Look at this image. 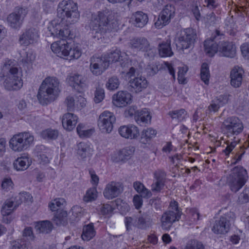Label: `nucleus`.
<instances>
[{
    "instance_id": "nucleus-17",
    "label": "nucleus",
    "mask_w": 249,
    "mask_h": 249,
    "mask_svg": "<svg viewBox=\"0 0 249 249\" xmlns=\"http://www.w3.org/2000/svg\"><path fill=\"white\" fill-rule=\"evenodd\" d=\"M26 15V11L22 8L17 9L7 18L8 25L12 28L19 30Z\"/></svg>"
},
{
    "instance_id": "nucleus-12",
    "label": "nucleus",
    "mask_w": 249,
    "mask_h": 249,
    "mask_svg": "<svg viewBox=\"0 0 249 249\" xmlns=\"http://www.w3.org/2000/svg\"><path fill=\"white\" fill-rule=\"evenodd\" d=\"M116 117L113 113L104 111L100 114L97 120V125L102 133L109 134L113 130Z\"/></svg>"
},
{
    "instance_id": "nucleus-62",
    "label": "nucleus",
    "mask_w": 249,
    "mask_h": 249,
    "mask_svg": "<svg viewBox=\"0 0 249 249\" xmlns=\"http://www.w3.org/2000/svg\"><path fill=\"white\" fill-rule=\"evenodd\" d=\"M230 96L229 94L227 93L220 95L217 97L216 102H218L221 106H222L228 103Z\"/></svg>"
},
{
    "instance_id": "nucleus-53",
    "label": "nucleus",
    "mask_w": 249,
    "mask_h": 249,
    "mask_svg": "<svg viewBox=\"0 0 249 249\" xmlns=\"http://www.w3.org/2000/svg\"><path fill=\"white\" fill-rule=\"evenodd\" d=\"M105 97L104 89L101 88H97L94 93V101L96 103H100Z\"/></svg>"
},
{
    "instance_id": "nucleus-43",
    "label": "nucleus",
    "mask_w": 249,
    "mask_h": 249,
    "mask_svg": "<svg viewBox=\"0 0 249 249\" xmlns=\"http://www.w3.org/2000/svg\"><path fill=\"white\" fill-rule=\"evenodd\" d=\"M97 197V191L96 187L89 189L83 197L85 202H89L95 200Z\"/></svg>"
},
{
    "instance_id": "nucleus-55",
    "label": "nucleus",
    "mask_w": 249,
    "mask_h": 249,
    "mask_svg": "<svg viewBox=\"0 0 249 249\" xmlns=\"http://www.w3.org/2000/svg\"><path fill=\"white\" fill-rule=\"evenodd\" d=\"M166 176L165 172L160 170L156 171L154 173L155 180H157L164 183L166 179Z\"/></svg>"
},
{
    "instance_id": "nucleus-1",
    "label": "nucleus",
    "mask_w": 249,
    "mask_h": 249,
    "mask_svg": "<svg viewBox=\"0 0 249 249\" xmlns=\"http://www.w3.org/2000/svg\"><path fill=\"white\" fill-rule=\"evenodd\" d=\"M59 18L52 20L48 27L52 35L64 39L70 35L69 25L76 22L80 17L77 4L71 0H63L58 5Z\"/></svg>"
},
{
    "instance_id": "nucleus-3",
    "label": "nucleus",
    "mask_w": 249,
    "mask_h": 249,
    "mask_svg": "<svg viewBox=\"0 0 249 249\" xmlns=\"http://www.w3.org/2000/svg\"><path fill=\"white\" fill-rule=\"evenodd\" d=\"M116 25L115 13L108 10L92 14L89 23L90 29L101 36L112 31Z\"/></svg>"
},
{
    "instance_id": "nucleus-28",
    "label": "nucleus",
    "mask_w": 249,
    "mask_h": 249,
    "mask_svg": "<svg viewBox=\"0 0 249 249\" xmlns=\"http://www.w3.org/2000/svg\"><path fill=\"white\" fill-rule=\"evenodd\" d=\"M67 80L69 85L77 90H79L80 88L86 85L85 78L78 74H74L70 76Z\"/></svg>"
},
{
    "instance_id": "nucleus-9",
    "label": "nucleus",
    "mask_w": 249,
    "mask_h": 249,
    "mask_svg": "<svg viewBox=\"0 0 249 249\" xmlns=\"http://www.w3.org/2000/svg\"><path fill=\"white\" fill-rule=\"evenodd\" d=\"M222 128L228 137H233L241 133L244 129L242 121L237 117L231 116L227 118L223 122Z\"/></svg>"
},
{
    "instance_id": "nucleus-52",
    "label": "nucleus",
    "mask_w": 249,
    "mask_h": 249,
    "mask_svg": "<svg viewBox=\"0 0 249 249\" xmlns=\"http://www.w3.org/2000/svg\"><path fill=\"white\" fill-rule=\"evenodd\" d=\"M124 222L127 231H129L133 227H137V217L127 216L125 217Z\"/></svg>"
},
{
    "instance_id": "nucleus-22",
    "label": "nucleus",
    "mask_w": 249,
    "mask_h": 249,
    "mask_svg": "<svg viewBox=\"0 0 249 249\" xmlns=\"http://www.w3.org/2000/svg\"><path fill=\"white\" fill-rule=\"evenodd\" d=\"M134 152L133 147H126L119 151H115L111 155V160L115 162L124 161L130 158Z\"/></svg>"
},
{
    "instance_id": "nucleus-32",
    "label": "nucleus",
    "mask_w": 249,
    "mask_h": 249,
    "mask_svg": "<svg viewBox=\"0 0 249 249\" xmlns=\"http://www.w3.org/2000/svg\"><path fill=\"white\" fill-rule=\"evenodd\" d=\"M157 135V131L151 128L143 129L141 135L140 142L142 143H146L151 139L155 138Z\"/></svg>"
},
{
    "instance_id": "nucleus-61",
    "label": "nucleus",
    "mask_w": 249,
    "mask_h": 249,
    "mask_svg": "<svg viewBox=\"0 0 249 249\" xmlns=\"http://www.w3.org/2000/svg\"><path fill=\"white\" fill-rule=\"evenodd\" d=\"M66 103L67 106V109L69 111L74 110L75 98L72 96H68L66 100Z\"/></svg>"
},
{
    "instance_id": "nucleus-33",
    "label": "nucleus",
    "mask_w": 249,
    "mask_h": 249,
    "mask_svg": "<svg viewBox=\"0 0 249 249\" xmlns=\"http://www.w3.org/2000/svg\"><path fill=\"white\" fill-rule=\"evenodd\" d=\"M14 167L17 171H23L30 165L29 158L26 156L18 158L14 162Z\"/></svg>"
},
{
    "instance_id": "nucleus-44",
    "label": "nucleus",
    "mask_w": 249,
    "mask_h": 249,
    "mask_svg": "<svg viewBox=\"0 0 249 249\" xmlns=\"http://www.w3.org/2000/svg\"><path fill=\"white\" fill-rule=\"evenodd\" d=\"M67 213L65 211L58 212L53 218L54 222L57 225H64L66 222Z\"/></svg>"
},
{
    "instance_id": "nucleus-2",
    "label": "nucleus",
    "mask_w": 249,
    "mask_h": 249,
    "mask_svg": "<svg viewBox=\"0 0 249 249\" xmlns=\"http://www.w3.org/2000/svg\"><path fill=\"white\" fill-rule=\"evenodd\" d=\"M21 69L14 60H5L0 71V78L3 81L5 88L15 90L22 87Z\"/></svg>"
},
{
    "instance_id": "nucleus-21",
    "label": "nucleus",
    "mask_w": 249,
    "mask_h": 249,
    "mask_svg": "<svg viewBox=\"0 0 249 249\" xmlns=\"http://www.w3.org/2000/svg\"><path fill=\"white\" fill-rule=\"evenodd\" d=\"M118 132L122 137L128 139H136L140 135L138 127L134 124L121 126Z\"/></svg>"
},
{
    "instance_id": "nucleus-20",
    "label": "nucleus",
    "mask_w": 249,
    "mask_h": 249,
    "mask_svg": "<svg viewBox=\"0 0 249 249\" xmlns=\"http://www.w3.org/2000/svg\"><path fill=\"white\" fill-rule=\"evenodd\" d=\"M123 190V187L120 183L111 181L106 185L103 195L107 199H112L118 196Z\"/></svg>"
},
{
    "instance_id": "nucleus-10",
    "label": "nucleus",
    "mask_w": 249,
    "mask_h": 249,
    "mask_svg": "<svg viewBox=\"0 0 249 249\" xmlns=\"http://www.w3.org/2000/svg\"><path fill=\"white\" fill-rule=\"evenodd\" d=\"M196 38V31L193 29L186 28L181 30L177 40V47L181 51L189 49L194 46Z\"/></svg>"
},
{
    "instance_id": "nucleus-42",
    "label": "nucleus",
    "mask_w": 249,
    "mask_h": 249,
    "mask_svg": "<svg viewBox=\"0 0 249 249\" xmlns=\"http://www.w3.org/2000/svg\"><path fill=\"white\" fill-rule=\"evenodd\" d=\"M31 196L29 193H20L16 196L13 200L15 202V207H18L23 202L28 201L30 200Z\"/></svg>"
},
{
    "instance_id": "nucleus-64",
    "label": "nucleus",
    "mask_w": 249,
    "mask_h": 249,
    "mask_svg": "<svg viewBox=\"0 0 249 249\" xmlns=\"http://www.w3.org/2000/svg\"><path fill=\"white\" fill-rule=\"evenodd\" d=\"M23 238H27V239L33 240L34 239V235L32 229L31 227L26 228L23 231Z\"/></svg>"
},
{
    "instance_id": "nucleus-56",
    "label": "nucleus",
    "mask_w": 249,
    "mask_h": 249,
    "mask_svg": "<svg viewBox=\"0 0 249 249\" xmlns=\"http://www.w3.org/2000/svg\"><path fill=\"white\" fill-rule=\"evenodd\" d=\"M139 110H140L137 109L136 106H130L125 110L124 112L125 116L126 117H131L134 116L135 117Z\"/></svg>"
},
{
    "instance_id": "nucleus-41",
    "label": "nucleus",
    "mask_w": 249,
    "mask_h": 249,
    "mask_svg": "<svg viewBox=\"0 0 249 249\" xmlns=\"http://www.w3.org/2000/svg\"><path fill=\"white\" fill-rule=\"evenodd\" d=\"M76 129L78 134L81 138L89 137L94 132L92 129H86L85 125L82 124L78 125Z\"/></svg>"
},
{
    "instance_id": "nucleus-37",
    "label": "nucleus",
    "mask_w": 249,
    "mask_h": 249,
    "mask_svg": "<svg viewBox=\"0 0 249 249\" xmlns=\"http://www.w3.org/2000/svg\"><path fill=\"white\" fill-rule=\"evenodd\" d=\"M103 56H105L106 60L108 61V65L110 62H113L122 60V58L123 57L121 52L117 49L111 51L107 55H105Z\"/></svg>"
},
{
    "instance_id": "nucleus-51",
    "label": "nucleus",
    "mask_w": 249,
    "mask_h": 249,
    "mask_svg": "<svg viewBox=\"0 0 249 249\" xmlns=\"http://www.w3.org/2000/svg\"><path fill=\"white\" fill-rule=\"evenodd\" d=\"M119 84V79L116 76H113L108 79L106 86L108 89L113 90L117 89Z\"/></svg>"
},
{
    "instance_id": "nucleus-23",
    "label": "nucleus",
    "mask_w": 249,
    "mask_h": 249,
    "mask_svg": "<svg viewBox=\"0 0 249 249\" xmlns=\"http://www.w3.org/2000/svg\"><path fill=\"white\" fill-rule=\"evenodd\" d=\"M131 94L127 91H119L113 96V103L117 107H124L131 103Z\"/></svg>"
},
{
    "instance_id": "nucleus-60",
    "label": "nucleus",
    "mask_w": 249,
    "mask_h": 249,
    "mask_svg": "<svg viewBox=\"0 0 249 249\" xmlns=\"http://www.w3.org/2000/svg\"><path fill=\"white\" fill-rule=\"evenodd\" d=\"M133 203L136 209H139L142 205L143 200L141 196L139 195H136L133 198Z\"/></svg>"
},
{
    "instance_id": "nucleus-49",
    "label": "nucleus",
    "mask_w": 249,
    "mask_h": 249,
    "mask_svg": "<svg viewBox=\"0 0 249 249\" xmlns=\"http://www.w3.org/2000/svg\"><path fill=\"white\" fill-rule=\"evenodd\" d=\"M237 202L239 204H243L249 202V188H244L239 195Z\"/></svg>"
},
{
    "instance_id": "nucleus-31",
    "label": "nucleus",
    "mask_w": 249,
    "mask_h": 249,
    "mask_svg": "<svg viewBox=\"0 0 249 249\" xmlns=\"http://www.w3.org/2000/svg\"><path fill=\"white\" fill-rule=\"evenodd\" d=\"M35 228L38 233H48L52 231L53 225L49 221H39L36 223Z\"/></svg>"
},
{
    "instance_id": "nucleus-34",
    "label": "nucleus",
    "mask_w": 249,
    "mask_h": 249,
    "mask_svg": "<svg viewBox=\"0 0 249 249\" xmlns=\"http://www.w3.org/2000/svg\"><path fill=\"white\" fill-rule=\"evenodd\" d=\"M159 54L161 57L171 56L173 54V52L170 46V41L168 40L165 42H162L159 45Z\"/></svg>"
},
{
    "instance_id": "nucleus-8",
    "label": "nucleus",
    "mask_w": 249,
    "mask_h": 249,
    "mask_svg": "<svg viewBox=\"0 0 249 249\" xmlns=\"http://www.w3.org/2000/svg\"><path fill=\"white\" fill-rule=\"evenodd\" d=\"M34 136L29 132L18 133L10 140L9 146L15 152L27 149L33 142Z\"/></svg>"
},
{
    "instance_id": "nucleus-59",
    "label": "nucleus",
    "mask_w": 249,
    "mask_h": 249,
    "mask_svg": "<svg viewBox=\"0 0 249 249\" xmlns=\"http://www.w3.org/2000/svg\"><path fill=\"white\" fill-rule=\"evenodd\" d=\"M243 56L249 61V43H245L240 47Z\"/></svg>"
},
{
    "instance_id": "nucleus-57",
    "label": "nucleus",
    "mask_w": 249,
    "mask_h": 249,
    "mask_svg": "<svg viewBox=\"0 0 249 249\" xmlns=\"http://www.w3.org/2000/svg\"><path fill=\"white\" fill-rule=\"evenodd\" d=\"M100 213L103 215H107L111 213L113 211V208L108 204H102L99 206Z\"/></svg>"
},
{
    "instance_id": "nucleus-5",
    "label": "nucleus",
    "mask_w": 249,
    "mask_h": 249,
    "mask_svg": "<svg viewBox=\"0 0 249 249\" xmlns=\"http://www.w3.org/2000/svg\"><path fill=\"white\" fill-rule=\"evenodd\" d=\"M52 51L58 57L69 61L78 59L81 55V50L78 47L71 48L66 39L53 43Z\"/></svg>"
},
{
    "instance_id": "nucleus-26",
    "label": "nucleus",
    "mask_w": 249,
    "mask_h": 249,
    "mask_svg": "<svg viewBox=\"0 0 249 249\" xmlns=\"http://www.w3.org/2000/svg\"><path fill=\"white\" fill-rule=\"evenodd\" d=\"M243 69L239 66H235L231 72V84L234 88L239 87L243 80Z\"/></svg>"
},
{
    "instance_id": "nucleus-39",
    "label": "nucleus",
    "mask_w": 249,
    "mask_h": 249,
    "mask_svg": "<svg viewBox=\"0 0 249 249\" xmlns=\"http://www.w3.org/2000/svg\"><path fill=\"white\" fill-rule=\"evenodd\" d=\"M200 77L201 80L203 81L206 85H208L209 84L210 73L208 65L206 63H203L201 65Z\"/></svg>"
},
{
    "instance_id": "nucleus-14",
    "label": "nucleus",
    "mask_w": 249,
    "mask_h": 249,
    "mask_svg": "<svg viewBox=\"0 0 249 249\" xmlns=\"http://www.w3.org/2000/svg\"><path fill=\"white\" fill-rule=\"evenodd\" d=\"M129 46L131 49L141 52H151L148 55H154L155 50L151 46L149 41L144 37H134L130 40Z\"/></svg>"
},
{
    "instance_id": "nucleus-6",
    "label": "nucleus",
    "mask_w": 249,
    "mask_h": 249,
    "mask_svg": "<svg viewBox=\"0 0 249 249\" xmlns=\"http://www.w3.org/2000/svg\"><path fill=\"white\" fill-rule=\"evenodd\" d=\"M248 178L247 170L242 166H236L231 171L227 183L231 190L236 193L245 184Z\"/></svg>"
},
{
    "instance_id": "nucleus-48",
    "label": "nucleus",
    "mask_w": 249,
    "mask_h": 249,
    "mask_svg": "<svg viewBox=\"0 0 249 249\" xmlns=\"http://www.w3.org/2000/svg\"><path fill=\"white\" fill-rule=\"evenodd\" d=\"M41 137L45 139L55 140L58 136V132L56 130L47 129L41 132Z\"/></svg>"
},
{
    "instance_id": "nucleus-45",
    "label": "nucleus",
    "mask_w": 249,
    "mask_h": 249,
    "mask_svg": "<svg viewBox=\"0 0 249 249\" xmlns=\"http://www.w3.org/2000/svg\"><path fill=\"white\" fill-rule=\"evenodd\" d=\"M66 204L65 200L63 198L54 199L49 205V207L52 211H58Z\"/></svg>"
},
{
    "instance_id": "nucleus-16",
    "label": "nucleus",
    "mask_w": 249,
    "mask_h": 249,
    "mask_svg": "<svg viewBox=\"0 0 249 249\" xmlns=\"http://www.w3.org/2000/svg\"><path fill=\"white\" fill-rule=\"evenodd\" d=\"M39 37V31L36 28L25 30L19 36L18 42L22 46L27 47L37 42Z\"/></svg>"
},
{
    "instance_id": "nucleus-46",
    "label": "nucleus",
    "mask_w": 249,
    "mask_h": 249,
    "mask_svg": "<svg viewBox=\"0 0 249 249\" xmlns=\"http://www.w3.org/2000/svg\"><path fill=\"white\" fill-rule=\"evenodd\" d=\"M186 114V112L184 109L172 110L168 112V115L173 120H178V122L182 121Z\"/></svg>"
},
{
    "instance_id": "nucleus-38",
    "label": "nucleus",
    "mask_w": 249,
    "mask_h": 249,
    "mask_svg": "<svg viewBox=\"0 0 249 249\" xmlns=\"http://www.w3.org/2000/svg\"><path fill=\"white\" fill-rule=\"evenodd\" d=\"M15 202L13 199L7 200L1 209V213L3 216H7L10 214L12 212L16 209L17 207H15Z\"/></svg>"
},
{
    "instance_id": "nucleus-19",
    "label": "nucleus",
    "mask_w": 249,
    "mask_h": 249,
    "mask_svg": "<svg viewBox=\"0 0 249 249\" xmlns=\"http://www.w3.org/2000/svg\"><path fill=\"white\" fill-rule=\"evenodd\" d=\"M230 214H226L216 220L212 228V231L216 234H225L227 233L231 227V216Z\"/></svg>"
},
{
    "instance_id": "nucleus-36",
    "label": "nucleus",
    "mask_w": 249,
    "mask_h": 249,
    "mask_svg": "<svg viewBox=\"0 0 249 249\" xmlns=\"http://www.w3.org/2000/svg\"><path fill=\"white\" fill-rule=\"evenodd\" d=\"M10 249H31L29 242L24 239L13 241Z\"/></svg>"
},
{
    "instance_id": "nucleus-18",
    "label": "nucleus",
    "mask_w": 249,
    "mask_h": 249,
    "mask_svg": "<svg viewBox=\"0 0 249 249\" xmlns=\"http://www.w3.org/2000/svg\"><path fill=\"white\" fill-rule=\"evenodd\" d=\"M224 35L220 31L216 30L210 39H207L204 42L205 52L209 56H213L216 53L219 52V44L215 41L222 39Z\"/></svg>"
},
{
    "instance_id": "nucleus-50",
    "label": "nucleus",
    "mask_w": 249,
    "mask_h": 249,
    "mask_svg": "<svg viewBox=\"0 0 249 249\" xmlns=\"http://www.w3.org/2000/svg\"><path fill=\"white\" fill-rule=\"evenodd\" d=\"M184 249H205V247L201 242L191 240L186 244Z\"/></svg>"
},
{
    "instance_id": "nucleus-24",
    "label": "nucleus",
    "mask_w": 249,
    "mask_h": 249,
    "mask_svg": "<svg viewBox=\"0 0 249 249\" xmlns=\"http://www.w3.org/2000/svg\"><path fill=\"white\" fill-rule=\"evenodd\" d=\"M219 52L222 56L233 58L236 55V47L231 42L220 41L219 42Z\"/></svg>"
},
{
    "instance_id": "nucleus-47",
    "label": "nucleus",
    "mask_w": 249,
    "mask_h": 249,
    "mask_svg": "<svg viewBox=\"0 0 249 249\" xmlns=\"http://www.w3.org/2000/svg\"><path fill=\"white\" fill-rule=\"evenodd\" d=\"M14 185V183L10 177H5L1 180V188L4 192L11 191L13 189Z\"/></svg>"
},
{
    "instance_id": "nucleus-13",
    "label": "nucleus",
    "mask_w": 249,
    "mask_h": 249,
    "mask_svg": "<svg viewBox=\"0 0 249 249\" xmlns=\"http://www.w3.org/2000/svg\"><path fill=\"white\" fill-rule=\"evenodd\" d=\"M108 67V61L105 56L93 55L90 59L89 69L96 76L101 75Z\"/></svg>"
},
{
    "instance_id": "nucleus-54",
    "label": "nucleus",
    "mask_w": 249,
    "mask_h": 249,
    "mask_svg": "<svg viewBox=\"0 0 249 249\" xmlns=\"http://www.w3.org/2000/svg\"><path fill=\"white\" fill-rule=\"evenodd\" d=\"M75 98L74 109H81L86 104V100L81 96H76Z\"/></svg>"
},
{
    "instance_id": "nucleus-63",
    "label": "nucleus",
    "mask_w": 249,
    "mask_h": 249,
    "mask_svg": "<svg viewBox=\"0 0 249 249\" xmlns=\"http://www.w3.org/2000/svg\"><path fill=\"white\" fill-rule=\"evenodd\" d=\"M237 144V141L234 140L233 142H230V143H227V146L226 148L223 150V152L226 156H228L235 148Z\"/></svg>"
},
{
    "instance_id": "nucleus-11",
    "label": "nucleus",
    "mask_w": 249,
    "mask_h": 249,
    "mask_svg": "<svg viewBox=\"0 0 249 249\" xmlns=\"http://www.w3.org/2000/svg\"><path fill=\"white\" fill-rule=\"evenodd\" d=\"M123 72L125 73L126 77L131 78L129 81V85L136 92H140L147 87L146 78L142 76H139L136 69L134 67H129L128 71L124 69Z\"/></svg>"
},
{
    "instance_id": "nucleus-25",
    "label": "nucleus",
    "mask_w": 249,
    "mask_h": 249,
    "mask_svg": "<svg viewBox=\"0 0 249 249\" xmlns=\"http://www.w3.org/2000/svg\"><path fill=\"white\" fill-rule=\"evenodd\" d=\"M78 120V117L71 113H67L62 117L63 127L67 131H71L76 126Z\"/></svg>"
},
{
    "instance_id": "nucleus-27",
    "label": "nucleus",
    "mask_w": 249,
    "mask_h": 249,
    "mask_svg": "<svg viewBox=\"0 0 249 249\" xmlns=\"http://www.w3.org/2000/svg\"><path fill=\"white\" fill-rule=\"evenodd\" d=\"M135 120L141 126L150 124L151 120L150 111L147 108L140 110L135 117Z\"/></svg>"
},
{
    "instance_id": "nucleus-4",
    "label": "nucleus",
    "mask_w": 249,
    "mask_h": 249,
    "mask_svg": "<svg viewBox=\"0 0 249 249\" xmlns=\"http://www.w3.org/2000/svg\"><path fill=\"white\" fill-rule=\"evenodd\" d=\"M60 91L59 81L55 77L48 76L43 80L38 89L37 99L42 105L54 101Z\"/></svg>"
},
{
    "instance_id": "nucleus-30",
    "label": "nucleus",
    "mask_w": 249,
    "mask_h": 249,
    "mask_svg": "<svg viewBox=\"0 0 249 249\" xmlns=\"http://www.w3.org/2000/svg\"><path fill=\"white\" fill-rule=\"evenodd\" d=\"M77 154L82 159L89 157L92 152V149L90 148V145L84 142H79L77 144Z\"/></svg>"
},
{
    "instance_id": "nucleus-15",
    "label": "nucleus",
    "mask_w": 249,
    "mask_h": 249,
    "mask_svg": "<svg viewBox=\"0 0 249 249\" xmlns=\"http://www.w3.org/2000/svg\"><path fill=\"white\" fill-rule=\"evenodd\" d=\"M175 14V7L172 5H166L160 12L158 18L155 23L157 28L161 29L163 26L168 24L171 18H173Z\"/></svg>"
},
{
    "instance_id": "nucleus-29",
    "label": "nucleus",
    "mask_w": 249,
    "mask_h": 249,
    "mask_svg": "<svg viewBox=\"0 0 249 249\" xmlns=\"http://www.w3.org/2000/svg\"><path fill=\"white\" fill-rule=\"evenodd\" d=\"M131 19L136 27L142 28L147 23L148 17L142 12L138 11L132 15Z\"/></svg>"
},
{
    "instance_id": "nucleus-7",
    "label": "nucleus",
    "mask_w": 249,
    "mask_h": 249,
    "mask_svg": "<svg viewBox=\"0 0 249 249\" xmlns=\"http://www.w3.org/2000/svg\"><path fill=\"white\" fill-rule=\"evenodd\" d=\"M182 212L178 208V203L172 200L168 210L163 213L160 218L161 226L163 230L168 231L173 224L180 218Z\"/></svg>"
},
{
    "instance_id": "nucleus-35",
    "label": "nucleus",
    "mask_w": 249,
    "mask_h": 249,
    "mask_svg": "<svg viewBox=\"0 0 249 249\" xmlns=\"http://www.w3.org/2000/svg\"><path fill=\"white\" fill-rule=\"evenodd\" d=\"M95 235V231L92 223L85 226L83 229L82 238L84 240L89 241Z\"/></svg>"
},
{
    "instance_id": "nucleus-40",
    "label": "nucleus",
    "mask_w": 249,
    "mask_h": 249,
    "mask_svg": "<svg viewBox=\"0 0 249 249\" xmlns=\"http://www.w3.org/2000/svg\"><path fill=\"white\" fill-rule=\"evenodd\" d=\"M248 148H249V140L245 142L243 145L240 146L239 149H236V152L234 156V159L236 162L241 160L243 156L245 153L246 149Z\"/></svg>"
},
{
    "instance_id": "nucleus-58",
    "label": "nucleus",
    "mask_w": 249,
    "mask_h": 249,
    "mask_svg": "<svg viewBox=\"0 0 249 249\" xmlns=\"http://www.w3.org/2000/svg\"><path fill=\"white\" fill-rule=\"evenodd\" d=\"M164 186V183L154 180L151 185V190L153 192H159L163 189Z\"/></svg>"
}]
</instances>
